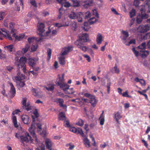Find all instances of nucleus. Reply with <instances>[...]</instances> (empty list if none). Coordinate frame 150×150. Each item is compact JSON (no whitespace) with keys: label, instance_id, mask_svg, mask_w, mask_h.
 <instances>
[{"label":"nucleus","instance_id":"f257e3e1","mask_svg":"<svg viewBox=\"0 0 150 150\" xmlns=\"http://www.w3.org/2000/svg\"><path fill=\"white\" fill-rule=\"evenodd\" d=\"M146 4V1H145V4L144 5H141L139 7V9L141 14L137 16V17L136 21L138 24L140 23L143 19H146L148 17V15L145 13V12H150V4L148 6V4Z\"/></svg>","mask_w":150,"mask_h":150},{"label":"nucleus","instance_id":"f03ea898","mask_svg":"<svg viewBox=\"0 0 150 150\" xmlns=\"http://www.w3.org/2000/svg\"><path fill=\"white\" fill-rule=\"evenodd\" d=\"M88 39V35L86 33L81 35L78 39L74 42L75 44L79 48L84 52L86 51L87 48L83 45V43L86 42Z\"/></svg>","mask_w":150,"mask_h":150},{"label":"nucleus","instance_id":"7ed1b4c3","mask_svg":"<svg viewBox=\"0 0 150 150\" xmlns=\"http://www.w3.org/2000/svg\"><path fill=\"white\" fill-rule=\"evenodd\" d=\"M26 60L27 59L25 57H21L17 64V67L18 69L19 70L21 69L22 70L24 73H26V68L25 64Z\"/></svg>","mask_w":150,"mask_h":150},{"label":"nucleus","instance_id":"20e7f679","mask_svg":"<svg viewBox=\"0 0 150 150\" xmlns=\"http://www.w3.org/2000/svg\"><path fill=\"white\" fill-rule=\"evenodd\" d=\"M83 14L81 12H79L76 14L73 11H71L69 13L68 16L71 19H77L78 21L81 22L82 21Z\"/></svg>","mask_w":150,"mask_h":150},{"label":"nucleus","instance_id":"39448f33","mask_svg":"<svg viewBox=\"0 0 150 150\" xmlns=\"http://www.w3.org/2000/svg\"><path fill=\"white\" fill-rule=\"evenodd\" d=\"M35 122L33 121L32 123L31 126L29 129V130L31 135H32L33 138L35 140V142L37 143H38L39 142L37 139V136L35 133Z\"/></svg>","mask_w":150,"mask_h":150},{"label":"nucleus","instance_id":"423d86ee","mask_svg":"<svg viewBox=\"0 0 150 150\" xmlns=\"http://www.w3.org/2000/svg\"><path fill=\"white\" fill-rule=\"evenodd\" d=\"M20 138L21 141L22 143L24 142L27 143L32 140V138L28 132L26 133L25 135H21L20 137Z\"/></svg>","mask_w":150,"mask_h":150},{"label":"nucleus","instance_id":"0eeeda50","mask_svg":"<svg viewBox=\"0 0 150 150\" xmlns=\"http://www.w3.org/2000/svg\"><path fill=\"white\" fill-rule=\"evenodd\" d=\"M92 0H82L80 2V4L85 8H87L90 6L92 3Z\"/></svg>","mask_w":150,"mask_h":150},{"label":"nucleus","instance_id":"6e6552de","mask_svg":"<svg viewBox=\"0 0 150 150\" xmlns=\"http://www.w3.org/2000/svg\"><path fill=\"white\" fill-rule=\"evenodd\" d=\"M72 47L69 46L64 47L62 49L61 52V55L64 56L67 55L69 52L72 50Z\"/></svg>","mask_w":150,"mask_h":150},{"label":"nucleus","instance_id":"1a4fd4ad","mask_svg":"<svg viewBox=\"0 0 150 150\" xmlns=\"http://www.w3.org/2000/svg\"><path fill=\"white\" fill-rule=\"evenodd\" d=\"M26 98H24L22 101V104L23 105V108L25 109L27 111L31 109V107L30 104L28 103H26Z\"/></svg>","mask_w":150,"mask_h":150},{"label":"nucleus","instance_id":"9d476101","mask_svg":"<svg viewBox=\"0 0 150 150\" xmlns=\"http://www.w3.org/2000/svg\"><path fill=\"white\" fill-rule=\"evenodd\" d=\"M45 26L43 23H38V30L39 32V34L40 36L42 35V33L45 31Z\"/></svg>","mask_w":150,"mask_h":150},{"label":"nucleus","instance_id":"9b49d317","mask_svg":"<svg viewBox=\"0 0 150 150\" xmlns=\"http://www.w3.org/2000/svg\"><path fill=\"white\" fill-rule=\"evenodd\" d=\"M150 26L148 25H142L139 26L140 33H144L147 32L149 30Z\"/></svg>","mask_w":150,"mask_h":150},{"label":"nucleus","instance_id":"f8f14e48","mask_svg":"<svg viewBox=\"0 0 150 150\" xmlns=\"http://www.w3.org/2000/svg\"><path fill=\"white\" fill-rule=\"evenodd\" d=\"M58 3L66 8H68L71 6L70 4L68 2L66 1V0H56Z\"/></svg>","mask_w":150,"mask_h":150},{"label":"nucleus","instance_id":"ddd939ff","mask_svg":"<svg viewBox=\"0 0 150 150\" xmlns=\"http://www.w3.org/2000/svg\"><path fill=\"white\" fill-rule=\"evenodd\" d=\"M8 83L11 86V89L10 91L11 97V98H13L14 97L16 94L15 89L12 83L9 81Z\"/></svg>","mask_w":150,"mask_h":150},{"label":"nucleus","instance_id":"4468645a","mask_svg":"<svg viewBox=\"0 0 150 150\" xmlns=\"http://www.w3.org/2000/svg\"><path fill=\"white\" fill-rule=\"evenodd\" d=\"M28 41L29 44H33L35 43H37V42H40L42 40L41 38H36L35 39V38L32 37L28 38Z\"/></svg>","mask_w":150,"mask_h":150},{"label":"nucleus","instance_id":"2eb2a0df","mask_svg":"<svg viewBox=\"0 0 150 150\" xmlns=\"http://www.w3.org/2000/svg\"><path fill=\"white\" fill-rule=\"evenodd\" d=\"M98 100L96 99L95 96L89 99V102L93 107H95L97 103Z\"/></svg>","mask_w":150,"mask_h":150},{"label":"nucleus","instance_id":"dca6fc26","mask_svg":"<svg viewBox=\"0 0 150 150\" xmlns=\"http://www.w3.org/2000/svg\"><path fill=\"white\" fill-rule=\"evenodd\" d=\"M56 101L57 103L59 104L60 107L63 108L64 109H66L67 106L65 105H63L64 100L63 99L59 98H57Z\"/></svg>","mask_w":150,"mask_h":150},{"label":"nucleus","instance_id":"f3484780","mask_svg":"<svg viewBox=\"0 0 150 150\" xmlns=\"http://www.w3.org/2000/svg\"><path fill=\"white\" fill-rule=\"evenodd\" d=\"M25 78V76L19 72L17 73V76L15 77V79L17 81L22 80Z\"/></svg>","mask_w":150,"mask_h":150},{"label":"nucleus","instance_id":"a211bd4d","mask_svg":"<svg viewBox=\"0 0 150 150\" xmlns=\"http://www.w3.org/2000/svg\"><path fill=\"white\" fill-rule=\"evenodd\" d=\"M37 59L36 58H29L28 59V63L30 66L33 67L36 64Z\"/></svg>","mask_w":150,"mask_h":150},{"label":"nucleus","instance_id":"6ab92c4d","mask_svg":"<svg viewBox=\"0 0 150 150\" xmlns=\"http://www.w3.org/2000/svg\"><path fill=\"white\" fill-rule=\"evenodd\" d=\"M21 119L23 122L25 124H28L30 123V121L29 119L28 116L25 115L22 116Z\"/></svg>","mask_w":150,"mask_h":150},{"label":"nucleus","instance_id":"aec40b11","mask_svg":"<svg viewBox=\"0 0 150 150\" xmlns=\"http://www.w3.org/2000/svg\"><path fill=\"white\" fill-rule=\"evenodd\" d=\"M122 36L121 38L122 40V42H125L126 41L127 38L129 36V34L128 32L127 31H124L123 30L122 31Z\"/></svg>","mask_w":150,"mask_h":150},{"label":"nucleus","instance_id":"412c9836","mask_svg":"<svg viewBox=\"0 0 150 150\" xmlns=\"http://www.w3.org/2000/svg\"><path fill=\"white\" fill-rule=\"evenodd\" d=\"M25 35L24 34H21L19 35H16V33L13 34L12 36L15 38L16 40H21L24 37Z\"/></svg>","mask_w":150,"mask_h":150},{"label":"nucleus","instance_id":"4be33fe9","mask_svg":"<svg viewBox=\"0 0 150 150\" xmlns=\"http://www.w3.org/2000/svg\"><path fill=\"white\" fill-rule=\"evenodd\" d=\"M45 143L47 148L50 150H51L52 143L50 139H46L45 140Z\"/></svg>","mask_w":150,"mask_h":150},{"label":"nucleus","instance_id":"5701e85b","mask_svg":"<svg viewBox=\"0 0 150 150\" xmlns=\"http://www.w3.org/2000/svg\"><path fill=\"white\" fill-rule=\"evenodd\" d=\"M103 37L102 35L100 33L97 34L96 38V42L97 44L100 45L101 44L103 41Z\"/></svg>","mask_w":150,"mask_h":150},{"label":"nucleus","instance_id":"b1692460","mask_svg":"<svg viewBox=\"0 0 150 150\" xmlns=\"http://www.w3.org/2000/svg\"><path fill=\"white\" fill-rule=\"evenodd\" d=\"M122 117V116L120 115V113L118 112H117L115 114L114 118L115 119L117 122L119 124H120V123L119 121V120H120Z\"/></svg>","mask_w":150,"mask_h":150},{"label":"nucleus","instance_id":"393cba45","mask_svg":"<svg viewBox=\"0 0 150 150\" xmlns=\"http://www.w3.org/2000/svg\"><path fill=\"white\" fill-rule=\"evenodd\" d=\"M15 24L13 22L10 23L8 28H9L11 30V33H14L16 32V30L14 28Z\"/></svg>","mask_w":150,"mask_h":150},{"label":"nucleus","instance_id":"a878e982","mask_svg":"<svg viewBox=\"0 0 150 150\" xmlns=\"http://www.w3.org/2000/svg\"><path fill=\"white\" fill-rule=\"evenodd\" d=\"M39 89H35L32 88L31 89V91L33 93V95L35 96H38L40 95V92Z\"/></svg>","mask_w":150,"mask_h":150},{"label":"nucleus","instance_id":"bb28decb","mask_svg":"<svg viewBox=\"0 0 150 150\" xmlns=\"http://www.w3.org/2000/svg\"><path fill=\"white\" fill-rule=\"evenodd\" d=\"M84 144L86 147L87 148H89L90 147V142L89 140L87 138H84L83 139Z\"/></svg>","mask_w":150,"mask_h":150},{"label":"nucleus","instance_id":"cd10ccee","mask_svg":"<svg viewBox=\"0 0 150 150\" xmlns=\"http://www.w3.org/2000/svg\"><path fill=\"white\" fill-rule=\"evenodd\" d=\"M62 86H60V88L66 93L68 89H69V86L65 83H63Z\"/></svg>","mask_w":150,"mask_h":150},{"label":"nucleus","instance_id":"c85d7f7f","mask_svg":"<svg viewBox=\"0 0 150 150\" xmlns=\"http://www.w3.org/2000/svg\"><path fill=\"white\" fill-rule=\"evenodd\" d=\"M103 114L104 111H103L99 118V120H100V124L102 125H104L105 121L104 116L103 115Z\"/></svg>","mask_w":150,"mask_h":150},{"label":"nucleus","instance_id":"c756f323","mask_svg":"<svg viewBox=\"0 0 150 150\" xmlns=\"http://www.w3.org/2000/svg\"><path fill=\"white\" fill-rule=\"evenodd\" d=\"M58 119L59 120H63L66 119V116L63 112H61L59 113Z\"/></svg>","mask_w":150,"mask_h":150},{"label":"nucleus","instance_id":"7c9ffc66","mask_svg":"<svg viewBox=\"0 0 150 150\" xmlns=\"http://www.w3.org/2000/svg\"><path fill=\"white\" fill-rule=\"evenodd\" d=\"M58 76L59 78V80L56 83V84L60 87V86H62V85L65 83L64 82V79H61L59 75H58Z\"/></svg>","mask_w":150,"mask_h":150},{"label":"nucleus","instance_id":"2f4dec72","mask_svg":"<svg viewBox=\"0 0 150 150\" xmlns=\"http://www.w3.org/2000/svg\"><path fill=\"white\" fill-rule=\"evenodd\" d=\"M140 52H142V53L141 54V56L142 57H146L149 54V52L147 51H146L143 50L142 51L140 50Z\"/></svg>","mask_w":150,"mask_h":150},{"label":"nucleus","instance_id":"473e14b6","mask_svg":"<svg viewBox=\"0 0 150 150\" xmlns=\"http://www.w3.org/2000/svg\"><path fill=\"white\" fill-rule=\"evenodd\" d=\"M65 58L64 56L61 55L59 57V62L61 64L64 65L65 64Z\"/></svg>","mask_w":150,"mask_h":150},{"label":"nucleus","instance_id":"72a5a7b5","mask_svg":"<svg viewBox=\"0 0 150 150\" xmlns=\"http://www.w3.org/2000/svg\"><path fill=\"white\" fill-rule=\"evenodd\" d=\"M137 47L141 50H145L146 48V43L145 42L142 43L141 45L138 46Z\"/></svg>","mask_w":150,"mask_h":150},{"label":"nucleus","instance_id":"f704fd0d","mask_svg":"<svg viewBox=\"0 0 150 150\" xmlns=\"http://www.w3.org/2000/svg\"><path fill=\"white\" fill-rule=\"evenodd\" d=\"M12 118L15 127H18V126L17 123V121L16 116H13L12 117Z\"/></svg>","mask_w":150,"mask_h":150},{"label":"nucleus","instance_id":"c9c22d12","mask_svg":"<svg viewBox=\"0 0 150 150\" xmlns=\"http://www.w3.org/2000/svg\"><path fill=\"white\" fill-rule=\"evenodd\" d=\"M70 27L72 30L75 31L77 28L76 23L75 22H72L71 24Z\"/></svg>","mask_w":150,"mask_h":150},{"label":"nucleus","instance_id":"e433bc0d","mask_svg":"<svg viewBox=\"0 0 150 150\" xmlns=\"http://www.w3.org/2000/svg\"><path fill=\"white\" fill-rule=\"evenodd\" d=\"M135 41L134 39H132L128 43H127L126 41L125 42H123V43L125 44L126 45L129 46L131 44H135Z\"/></svg>","mask_w":150,"mask_h":150},{"label":"nucleus","instance_id":"4c0bfd02","mask_svg":"<svg viewBox=\"0 0 150 150\" xmlns=\"http://www.w3.org/2000/svg\"><path fill=\"white\" fill-rule=\"evenodd\" d=\"M136 11L135 10L132 9L129 13V15L130 18H132L136 15Z\"/></svg>","mask_w":150,"mask_h":150},{"label":"nucleus","instance_id":"58836bf2","mask_svg":"<svg viewBox=\"0 0 150 150\" xmlns=\"http://www.w3.org/2000/svg\"><path fill=\"white\" fill-rule=\"evenodd\" d=\"M30 47V45L28 44H26L25 48L23 49L22 50V52L23 53H25L27 52Z\"/></svg>","mask_w":150,"mask_h":150},{"label":"nucleus","instance_id":"ea45409f","mask_svg":"<svg viewBox=\"0 0 150 150\" xmlns=\"http://www.w3.org/2000/svg\"><path fill=\"white\" fill-rule=\"evenodd\" d=\"M37 47L38 45L37 42L32 44V45L31 46V50L32 51H35L36 50Z\"/></svg>","mask_w":150,"mask_h":150},{"label":"nucleus","instance_id":"a19ab883","mask_svg":"<svg viewBox=\"0 0 150 150\" xmlns=\"http://www.w3.org/2000/svg\"><path fill=\"white\" fill-rule=\"evenodd\" d=\"M37 132L39 134H41V131H42V126L39 123H37Z\"/></svg>","mask_w":150,"mask_h":150},{"label":"nucleus","instance_id":"79ce46f5","mask_svg":"<svg viewBox=\"0 0 150 150\" xmlns=\"http://www.w3.org/2000/svg\"><path fill=\"white\" fill-rule=\"evenodd\" d=\"M141 38L144 40L149 39L150 38V33H147L144 35L142 36Z\"/></svg>","mask_w":150,"mask_h":150},{"label":"nucleus","instance_id":"37998d69","mask_svg":"<svg viewBox=\"0 0 150 150\" xmlns=\"http://www.w3.org/2000/svg\"><path fill=\"white\" fill-rule=\"evenodd\" d=\"M77 129V132L76 133V134H79L82 137H84V134L81 128H78Z\"/></svg>","mask_w":150,"mask_h":150},{"label":"nucleus","instance_id":"c03bdc74","mask_svg":"<svg viewBox=\"0 0 150 150\" xmlns=\"http://www.w3.org/2000/svg\"><path fill=\"white\" fill-rule=\"evenodd\" d=\"M45 88L48 91H52L54 89V85L52 84L50 85L48 87H45Z\"/></svg>","mask_w":150,"mask_h":150},{"label":"nucleus","instance_id":"a18cd8bd","mask_svg":"<svg viewBox=\"0 0 150 150\" xmlns=\"http://www.w3.org/2000/svg\"><path fill=\"white\" fill-rule=\"evenodd\" d=\"M84 121L81 119H79L78 120V122L76 123V124L80 126H82L84 124Z\"/></svg>","mask_w":150,"mask_h":150},{"label":"nucleus","instance_id":"49530a36","mask_svg":"<svg viewBox=\"0 0 150 150\" xmlns=\"http://www.w3.org/2000/svg\"><path fill=\"white\" fill-rule=\"evenodd\" d=\"M97 19L94 17L91 18L89 21V22L91 24H92L94 23L97 21Z\"/></svg>","mask_w":150,"mask_h":150},{"label":"nucleus","instance_id":"de8ad7c7","mask_svg":"<svg viewBox=\"0 0 150 150\" xmlns=\"http://www.w3.org/2000/svg\"><path fill=\"white\" fill-rule=\"evenodd\" d=\"M47 52L48 55V57L47 59L48 60L50 59L51 55V50L50 48H48L47 50Z\"/></svg>","mask_w":150,"mask_h":150},{"label":"nucleus","instance_id":"09e8293b","mask_svg":"<svg viewBox=\"0 0 150 150\" xmlns=\"http://www.w3.org/2000/svg\"><path fill=\"white\" fill-rule=\"evenodd\" d=\"M5 47L6 48L7 50L11 52L12 51V49L13 48V45H11L6 46Z\"/></svg>","mask_w":150,"mask_h":150},{"label":"nucleus","instance_id":"8fccbe9b","mask_svg":"<svg viewBox=\"0 0 150 150\" xmlns=\"http://www.w3.org/2000/svg\"><path fill=\"white\" fill-rule=\"evenodd\" d=\"M129 31H132L133 32H135L136 31H138L140 32V29H139V26L138 27H136L132 29H129Z\"/></svg>","mask_w":150,"mask_h":150},{"label":"nucleus","instance_id":"3c124183","mask_svg":"<svg viewBox=\"0 0 150 150\" xmlns=\"http://www.w3.org/2000/svg\"><path fill=\"white\" fill-rule=\"evenodd\" d=\"M69 130L75 133L77 132V129L74 127H71L69 128Z\"/></svg>","mask_w":150,"mask_h":150},{"label":"nucleus","instance_id":"603ef678","mask_svg":"<svg viewBox=\"0 0 150 150\" xmlns=\"http://www.w3.org/2000/svg\"><path fill=\"white\" fill-rule=\"evenodd\" d=\"M84 96L85 97L88 98L89 99L94 96V95H92L88 93H84Z\"/></svg>","mask_w":150,"mask_h":150},{"label":"nucleus","instance_id":"864d4df0","mask_svg":"<svg viewBox=\"0 0 150 150\" xmlns=\"http://www.w3.org/2000/svg\"><path fill=\"white\" fill-rule=\"evenodd\" d=\"M85 18L86 19H88L90 17L91 14L90 12L88 11L85 13Z\"/></svg>","mask_w":150,"mask_h":150},{"label":"nucleus","instance_id":"5fc2aeb1","mask_svg":"<svg viewBox=\"0 0 150 150\" xmlns=\"http://www.w3.org/2000/svg\"><path fill=\"white\" fill-rule=\"evenodd\" d=\"M113 68L114 69V70L115 73H116L117 74H118L119 73V72H120L119 69L118 68H117V66L116 64H115V66Z\"/></svg>","mask_w":150,"mask_h":150},{"label":"nucleus","instance_id":"6e6d98bb","mask_svg":"<svg viewBox=\"0 0 150 150\" xmlns=\"http://www.w3.org/2000/svg\"><path fill=\"white\" fill-rule=\"evenodd\" d=\"M111 86V83L110 82H108L107 84V88L108 93H110V86Z\"/></svg>","mask_w":150,"mask_h":150},{"label":"nucleus","instance_id":"4d7b16f0","mask_svg":"<svg viewBox=\"0 0 150 150\" xmlns=\"http://www.w3.org/2000/svg\"><path fill=\"white\" fill-rule=\"evenodd\" d=\"M30 3L33 6L35 7L37 6V4L35 0H30Z\"/></svg>","mask_w":150,"mask_h":150},{"label":"nucleus","instance_id":"13d9d810","mask_svg":"<svg viewBox=\"0 0 150 150\" xmlns=\"http://www.w3.org/2000/svg\"><path fill=\"white\" fill-rule=\"evenodd\" d=\"M64 125L65 127H69L70 125L68 121L66 120L64 121Z\"/></svg>","mask_w":150,"mask_h":150},{"label":"nucleus","instance_id":"bf43d9fd","mask_svg":"<svg viewBox=\"0 0 150 150\" xmlns=\"http://www.w3.org/2000/svg\"><path fill=\"white\" fill-rule=\"evenodd\" d=\"M83 56L86 59V60L88 61V62H90L91 61V58L90 56L87 54H83Z\"/></svg>","mask_w":150,"mask_h":150},{"label":"nucleus","instance_id":"052dcab7","mask_svg":"<svg viewBox=\"0 0 150 150\" xmlns=\"http://www.w3.org/2000/svg\"><path fill=\"white\" fill-rule=\"evenodd\" d=\"M132 50L135 55L136 57H137L139 55V52L137 51L135 49V48H133Z\"/></svg>","mask_w":150,"mask_h":150},{"label":"nucleus","instance_id":"680f3d73","mask_svg":"<svg viewBox=\"0 0 150 150\" xmlns=\"http://www.w3.org/2000/svg\"><path fill=\"white\" fill-rule=\"evenodd\" d=\"M93 14L97 17L98 18V14L96 10L94 9L92 10Z\"/></svg>","mask_w":150,"mask_h":150},{"label":"nucleus","instance_id":"e2e57ef3","mask_svg":"<svg viewBox=\"0 0 150 150\" xmlns=\"http://www.w3.org/2000/svg\"><path fill=\"white\" fill-rule=\"evenodd\" d=\"M36 150H45V146L44 145H42L39 147L37 148Z\"/></svg>","mask_w":150,"mask_h":150},{"label":"nucleus","instance_id":"0e129e2a","mask_svg":"<svg viewBox=\"0 0 150 150\" xmlns=\"http://www.w3.org/2000/svg\"><path fill=\"white\" fill-rule=\"evenodd\" d=\"M73 5L74 7H78L79 6V4L78 1H75L74 2Z\"/></svg>","mask_w":150,"mask_h":150},{"label":"nucleus","instance_id":"69168bd1","mask_svg":"<svg viewBox=\"0 0 150 150\" xmlns=\"http://www.w3.org/2000/svg\"><path fill=\"white\" fill-rule=\"evenodd\" d=\"M69 90H71L70 91H67L66 93L68 94H72L74 92L73 91V89L72 88H69Z\"/></svg>","mask_w":150,"mask_h":150},{"label":"nucleus","instance_id":"338daca9","mask_svg":"<svg viewBox=\"0 0 150 150\" xmlns=\"http://www.w3.org/2000/svg\"><path fill=\"white\" fill-rule=\"evenodd\" d=\"M1 31L2 32L4 33H3V36H6V35L8 33L7 30L5 29H1Z\"/></svg>","mask_w":150,"mask_h":150},{"label":"nucleus","instance_id":"774afa93","mask_svg":"<svg viewBox=\"0 0 150 150\" xmlns=\"http://www.w3.org/2000/svg\"><path fill=\"white\" fill-rule=\"evenodd\" d=\"M135 20V18H132L130 21V23L129 24V26L131 27L132 25H133V24L134 23V21Z\"/></svg>","mask_w":150,"mask_h":150}]
</instances>
